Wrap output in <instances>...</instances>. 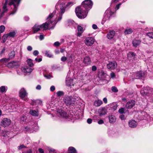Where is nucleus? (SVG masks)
<instances>
[{
  "label": "nucleus",
  "mask_w": 153,
  "mask_h": 153,
  "mask_svg": "<svg viewBox=\"0 0 153 153\" xmlns=\"http://www.w3.org/2000/svg\"><path fill=\"white\" fill-rule=\"evenodd\" d=\"M135 102L133 100H131L128 102L126 104L125 107L127 108L131 109L135 105Z\"/></svg>",
  "instance_id": "obj_14"
},
{
  "label": "nucleus",
  "mask_w": 153,
  "mask_h": 153,
  "mask_svg": "<svg viewBox=\"0 0 153 153\" xmlns=\"http://www.w3.org/2000/svg\"><path fill=\"white\" fill-rule=\"evenodd\" d=\"M117 105L115 102L112 103L111 105V108L114 110H115L117 109Z\"/></svg>",
  "instance_id": "obj_36"
},
{
  "label": "nucleus",
  "mask_w": 153,
  "mask_h": 153,
  "mask_svg": "<svg viewBox=\"0 0 153 153\" xmlns=\"http://www.w3.org/2000/svg\"><path fill=\"white\" fill-rule=\"evenodd\" d=\"M27 95V93L24 88H22L19 91V97L25 101H26L27 98L26 97Z\"/></svg>",
  "instance_id": "obj_8"
},
{
  "label": "nucleus",
  "mask_w": 153,
  "mask_h": 153,
  "mask_svg": "<svg viewBox=\"0 0 153 153\" xmlns=\"http://www.w3.org/2000/svg\"><path fill=\"white\" fill-rule=\"evenodd\" d=\"M117 66V63L115 61L109 62L107 64V68L109 70H113L116 68Z\"/></svg>",
  "instance_id": "obj_11"
},
{
  "label": "nucleus",
  "mask_w": 153,
  "mask_h": 153,
  "mask_svg": "<svg viewBox=\"0 0 153 153\" xmlns=\"http://www.w3.org/2000/svg\"><path fill=\"white\" fill-rule=\"evenodd\" d=\"M92 69L93 71H95L97 70V68L96 66H92Z\"/></svg>",
  "instance_id": "obj_64"
},
{
  "label": "nucleus",
  "mask_w": 153,
  "mask_h": 153,
  "mask_svg": "<svg viewBox=\"0 0 153 153\" xmlns=\"http://www.w3.org/2000/svg\"><path fill=\"white\" fill-rule=\"evenodd\" d=\"M83 62L86 65L90 64L91 63L90 58L89 56L85 57L84 59Z\"/></svg>",
  "instance_id": "obj_23"
},
{
  "label": "nucleus",
  "mask_w": 153,
  "mask_h": 153,
  "mask_svg": "<svg viewBox=\"0 0 153 153\" xmlns=\"http://www.w3.org/2000/svg\"><path fill=\"white\" fill-rule=\"evenodd\" d=\"M143 73L142 71H138L137 74L136 78L137 79L141 78L143 76Z\"/></svg>",
  "instance_id": "obj_33"
},
{
  "label": "nucleus",
  "mask_w": 153,
  "mask_h": 153,
  "mask_svg": "<svg viewBox=\"0 0 153 153\" xmlns=\"http://www.w3.org/2000/svg\"><path fill=\"white\" fill-rule=\"evenodd\" d=\"M111 90L113 92L115 93L117 92L118 91L117 88L114 86L112 87Z\"/></svg>",
  "instance_id": "obj_49"
},
{
  "label": "nucleus",
  "mask_w": 153,
  "mask_h": 153,
  "mask_svg": "<svg viewBox=\"0 0 153 153\" xmlns=\"http://www.w3.org/2000/svg\"><path fill=\"white\" fill-rule=\"evenodd\" d=\"M76 16L79 19H83L86 17L88 14V10L84 9L81 6L77 7L75 10Z\"/></svg>",
  "instance_id": "obj_3"
},
{
  "label": "nucleus",
  "mask_w": 153,
  "mask_h": 153,
  "mask_svg": "<svg viewBox=\"0 0 153 153\" xmlns=\"http://www.w3.org/2000/svg\"><path fill=\"white\" fill-rule=\"evenodd\" d=\"M30 113L32 115L35 117H38L39 115L38 111L35 110H31L30 111Z\"/></svg>",
  "instance_id": "obj_26"
},
{
  "label": "nucleus",
  "mask_w": 153,
  "mask_h": 153,
  "mask_svg": "<svg viewBox=\"0 0 153 153\" xmlns=\"http://www.w3.org/2000/svg\"><path fill=\"white\" fill-rule=\"evenodd\" d=\"M24 20L26 21H28L29 19V17L27 16H25L24 17Z\"/></svg>",
  "instance_id": "obj_60"
},
{
  "label": "nucleus",
  "mask_w": 153,
  "mask_h": 153,
  "mask_svg": "<svg viewBox=\"0 0 153 153\" xmlns=\"http://www.w3.org/2000/svg\"><path fill=\"white\" fill-rule=\"evenodd\" d=\"M7 87L6 86H2L0 87V91L1 93L5 92L7 90Z\"/></svg>",
  "instance_id": "obj_30"
},
{
  "label": "nucleus",
  "mask_w": 153,
  "mask_h": 153,
  "mask_svg": "<svg viewBox=\"0 0 153 153\" xmlns=\"http://www.w3.org/2000/svg\"><path fill=\"white\" fill-rule=\"evenodd\" d=\"M19 64L17 62L12 61L8 63L6 66L9 68H16L19 66Z\"/></svg>",
  "instance_id": "obj_12"
},
{
  "label": "nucleus",
  "mask_w": 153,
  "mask_h": 153,
  "mask_svg": "<svg viewBox=\"0 0 153 153\" xmlns=\"http://www.w3.org/2000/svg\"><path fill=\"white\" fill-rule=\"evenodd\" d=\"M74 4V2L70 1L66 5V6L67 7H70L72 6Z\"/></svg>",
  "instance_id": "obj_48"
},
{
  "label": "nucleus",
  "mask_w": 153,
  "mask_h": 153,
  "mask_svg": "<svg viewBox=\"0 0 153 153\" xmlns=\"http://www.w3.org/2000/svg\"><path fill=\"white\" fill-rule=\"evenodd\" d=\"M9 37L7 34H5L2 37V39L4 42L6 40L7 38Z\"/></svg>",
  "instance_id": "obj_45"
},
{
  "label": "nucleus",
  "mask_w": 153,
  "mask_h": 153,
  "mask_svg": "<svg viewBox=\"0 0 153 153\" xmlns=\"http://www.w3.org/2000/svg\"><path fill=\"white\" fill-rule=\"evenodd\" d=\"M36 88L37 90H40L41 88V87L40 85H38L36 87Z\"/></svg>",
  "instance_id": "obj_63"
},
{
  "label": "nucleus",
  "mask_w": 153,
  "mask_h": 153,
  "mask_svg": "<svg viewBox=\"0 0 153 153\" xmlns=\"http://www.w3.org/2000/svg\"><path fill=\"white\" fill-rule=\"evenodd\" d=\"M77 30L78 32L77 33V35L78 36H81L84 31L83 29L81 26H78L77 27Z\"/></svg>",
  "instance_id": "obj_24"
},
{
  "label": "nucleus",
  "mask_w": 153,
  "mask_h": 153,
  "mask_svg": "<svg viewBox=\"0 0 153 153\" xmlns=\"http://www.w3.org/2000/svg\"><path fill=\"white\" fill-rule=\"evenodd\" d=\"M135 56V54L133 52H130L128 54V57L129 58L131 57L134 58Z\"/></svg>",
  "instance_id": "obj_37"
},
{
  "label": "nucleus",
  "mask_w": 153,
  "mask_h": 153,
  "mask_svg": "<svg viewBox=\"0 0 153 153\" xmlns=\"http://www.w3.org/2000/svg\"><path fill=\"white\" fill-rule=\"evenodd\" d=\"M98 123L99 124H102L104 123V121L102 120H100L98 121Z\"/></svg>",
  "instance_id": "obj_59"
},
{
  "label": "nucleus",
  "mask_w": 153,
  "mask_h": 153,
  "mask_svg": "<svg viewBox=\"0 0 153 153\" xmlns=\"http://www.w3.org/2000/svg\"><path fill=\"white\" fill-rule=\"evenodd\" d=\"M15 52L14 51H13L11 52L9 54V57L10 59H12L15 56Z\"/></svg>",
  "instance_id": "obj_35"
},
{
  "label": "nucleus",
  "mask_w": 153,
  "mask_h": 153,
  "mask_svg": "<svg viewBox=\"0 0 153 153\" xmlns=\"http://www.w3.org/2000/svg\"><path fill=\"white\" fill-rule=\"evenodd\" d=\"M93 2L91 0H85L82 2L81 6L88 10L91 8Z\"/></svg>",
  "instance_id": "obj_6"
},
{
  "label": "nucleus",
  "mask_w": 153,
  "mask_h": 153,
  "mask_svg": "<svg viewBox=\"0 0 153 153\" xmlns=\"http://www.w3.org/2000/svg\"><path fill=\"white\" fill-rule=\"evenodd\" d=\"M27 49L29 51H31L32 50V48L30 46H28L27 47Z\"/></svg>",
  "instance_id": "obj_57"
},
{
  "label": "nucleus",
  "mask_w": 153,
  "mask_h": 153,
  "mask_svg": "<svg viewBox=\"0 0 153 153\" xmlns=\"http://www.w3.org/2000/svg\"><path fill=\"white\" fill-rule=\"evenodd\" d=\"M125 110V108H122L119 109L118 111L120 113L122 114L124 113V111Z\"/></svg>",
  "instance_id": "obj_47"
},
{
  "label": "nucleus",
  "mask_w": 153,
  "mask_h": 153,
  "mask_svg": "<svg viewBox=\"0 0 153 153\" xmlns=\"http://www.w3.org/2000/svg\"><path fill=\"white\" fill-rule=\"evenodd\" d=\"M106 74H105L103 73L101 76V77L100 76V75L99 74L98 75L100 79L102 80H105L104 79V77L106 76Z\"/></svg>",
  "instance_id": "obj_44"
},
{
  "label": "nucleus",
  "mask_w": 153,
  "mask_h": 153,
  "mask_svg": "<svg viewBox=\"0 0 153 153\" xmlns=\"http://www.w3.org/2000/svg\"><path fill=\"white\" fill-rule=\"evenodd\" d=\"M110 76L111 78H112L113 79H114L116 77L115 74L113 72H112L111 73Z\"/></svg>",
  "instance_id": "obj_51"
},
{
  "label": "nucleus",
  "mask_w": 153,
  "mask_h": 153,
  "mask_svg": "<svg viewBox=\"0 0 153 153\" xmlns=\"http://www.w3.org/2000/svg\"><path fill=\"white\" fill-rule=\"evenodd\" d=\"M27 117L25 116H22L20 118V119L21 122L22 123L25 122L27 120Z\"/></svg>",
  "instance_id": "obj_41"
},
{
  "label": "nucleus",
  "mask_w": 153,
  "mask_h": 153,
  "mask_svg": "<svg viewBox=\"0 0 153 153\" xmlns=\"http://www.w3.org/2000/svg\"><path fill=\"white\" fill-rule=\"evenodd\" d=\"M73 79H71L70 78H66V83L67 85L69 86H73L74 84L73 82Z\"/></svg>",
  "instance_id": "obj_21"
},
{
  "label": "nucleus",
  "mask_w": 153,
  "mask_h": 153,
  "mask_svg": "<svg viewBox=\"0 0 153 153\" xmlns=\"http://www.w3.org/2000/svg\"><path fill=\"white\" fill-rule=\"evenodd\" d=\"M60 9L56 10L55 12L50 14L47 18V22L40 25L36 24L33 28V33H34L39 31L40 28L44 30L53 28L56 23L60 21L62 19V15L65 10V5L63 3L59 5Z\"/></svg>",
  "instance_id": "obj_1"
},
{
  "label": "nucleus",
  "mask_w": 153,
  "mask_h": 153,
  "mask_svg": "<svg viewBox=\"0 0 153 153\" xmlns=\"http://www.w3.org/2000/svg\"><path fill=\"white\" fill-rule=\"evenodd\" d=\"M102 104V101L99 99L95 100L94 102V105L97 107L100 106Z\"/></svg>",
  "instance_id": "obj_25"
},
{
  "label": "nucleus",
  "mask_w": 153,
  "mask_h": 153,
  "mask_svg": "<svg viewBox=\"0 0 153 153\" xmlns=\"http://www.w3.org/2000/svg\"><path fill=\"white\" fill-rule=\"evenodd\" d=\"M128 124L129 127L132 128L136 127L137 125V122L134 120H130L128 122Z\"/></svg>",
  "instance_id": "obj_16"
},
{
  "label": "nucleus",
  "mask_w": 153,
  "mask_h": 153,
  "mask_svg": "<svg viewBox=\"0 0 153 153\" xmlns=\"http://www.w3.org/2000/svg\"><path fill=\"white\" fill-rule=\"evenodd\" d=\"M10 60V59L7 58H3L0 59V62H6Z\"/></svg>",
  "instance_id": "obj_39"
},
{
  "label": "nucleus",
  "mask_w": 153,
  "mask_h": 153,
  "mask_svg": "<svg viewBox=\"0 0 153 153\" xmlns=\"http://www.w3.org/2000/svg\"><path fill=\"white\" fill-rule=\"evenodd\" d=\"M141 42V41L140 40L135 39L133 41L132 43L134 47H137L139 45Z\"/></svg>",
  "instance_id": "obj_22"
},
{
  "label": "nucleus",
  "mask_w": 153,
  "mask_h": 153,
  "mask_svg": "<svg viewBox=\"0 0 153 153\" xmlns=\"http://www.w3.org/2000/svg\"><path fill=\"white\" fill-rule=\"evenodd\" d=\"M109 122L110 123H114L116 121V118L114 115H111L108 117Z\"/></svg>",
  "instance_id": "obj_20"
},
{
  "label": "nucleus",
  "mask_w": 153,
  "mask_h": 153,
  "mask_svg": "<svg viewBox=\"0 0 153 153\" xmlns=\"http://www.w3.org/2000/svg\"><path fill=\"white\" fill-rule=\"evenodd\" d=\"M92 28L96 30L97 28V26L95 24H93L92 26Z\"/></svg>",
  "instance_id": "obj_62"
},
{
  "label": "nucleus",
  "mask_w": 153,
  "mask_h": 153,
  "mask_svg": "<svg viewBox=\"0 0 153 153\" xmlns=\"http://www.w3.org/2000/svg\"><path fill=\"white\" fill-rule=\"evenodd\" d=\"M33 128V127H30L27 126L25 127L24 130L26 132L30 133L32 131V128Z\"/></svg>",
  "instance_id": "obj_28"
},
{
  "label": "nucleus",
  "mask_w": 153,
  "mask_h": 153,
  "mask_svg": "<svg viewBox=\"0 0 153 153\" xmlns=\"http://www.w3.org/2000/svg\"><path fill=\"white\" fill-rule=\"evenodd\" d=\"M98 112L100 115L101 116L105 114L107 112V111L105 108L101 107L98 110Z\"/></svg>",
  "instance_id": "obj_17"
},
{
  "label": "nucleus",
  "mask_w": 153,
  "mask_h": 153,
  "mask_svg": "<svg viewBox=\"0 0 153 153\" xmlns=\"http://www.w3.org/2000/svg\"><path fill=\"white\" fill-rule=\"evenodd\" d=\"M146 35L149 38L153 39V32H150L146 34Z\"/></svg>",
  "instance_id": "obj_40"
},
{
  "label": "nucleus",
  "mask_w": 153,
  "mask_h": 153,
  "mask_svg": "<svg viewBox=\"0 0 153 153\" xmlns=\"http://www.w3.org/2000/svg\"><path fill=\"white\" fill-rule=\"evenodd\" d=\"M12 132L10 131H5L3 133V137H5L6 139L8 137L12 138Z\"/></svg>",
  "instance_id": "obj_18"
},
{
  "label": "nucleus",
  "mask_w": 153,
  "mask_h": 153,
  "mask_svg": "<svg viewBox=\"0 0 153 153\" xmlns=\"http://www.w3.org/2000/svg\"><path fill=\"white\" fill-rule=\"evenodd\" d=\"M55 87L53 85L51 86L50 87V91H53L55 90Z\"/></svg>",
  "instance_id": "obj_56"
},
{
  "label": "nucleus",
  "mask_w": 153,
  "mask_h": 153,
  "mask_svg": "<svg viewBox=\"0 0 153 153\" xmlns=\"http://www.w3.org/2000/svg\"><path fill=\"white\" fill-rule=\"evenodd\" d=\"M61 60L62 61L64 62L67 60V58L65 56H62L61 57Z\"/></svg>",
  "instance_id": "obj_54"
},
{
  "label": "nucleus",
  "mask_w": 153,
  "mask_h": 153,
  "mask_svg": "<svg viewBox=\"0 0 153 153\" xmlns=\"http://www.w3.org/2000/svg\"><path fill=\"white\" fill-rule=\"evenodd\" d=\"M21 0H9L8 4L11 6L12 10L10 14L13 15L16 12Z\"/></svg>",
  "instance_id": "obj_4"
},
{
  "label": "nucleus",
  "mask_w": 153,
  "mask_h": 153,
  "mask_svg": "<svg viewBox=\"0 0 153 153\" xmlns=\"http://www.w3.org/2000/svg\"><path fill=\"white\" fill-rule=\"evenodd\" d=\"M114 13L112 9L108 8L105 11L102 19V23H104L106 21H108L113 16Z\"/></svg>",
  "instance_id": "obj_5"
},
{
  "label": "nucleus",
  "mask_w": 153,
  "mask_h": 153,
  "mask_svg": "<svg viewBox=\"0 0 153 153\" xmlns=\"http://www.w3.org/2000/svg\"><path fill=\"white\" fill-rule=\"evenodd\" d=\"M39 53V51L37 50L34 51L33 52V54L35 56H37L38 55Z\"/></svg>",
  "instance_id": "obj_53"
},
{
  "label": "nucleus",
  "mask_w": 153,
  "mask_h": 153,
  "mask_svg": "<svg viewBox=\"0 0 153 153\" xmlns=\"http://www.w3.org/2000/svg\"><path fill=\"white\" fill-rule=\"evenodd\" d=\"M116 34L114 30L110 31L107 34V37L109 40H112L113 39Z\"/></svg>",
  "instance_id": "obj_15"
},
{
  "label": "nucleus",
  "mask_w": 153,
  "mask_h": 153,
  "mask_svg": "<svg viewBox=\"0 0 153 153\" xmlns=\"http://www.w3.org/2000/svg\"><path fill=\"white\" fill-rule=\"evenodd\" d=\"M5 27L4 25H1L0 26V32L3 33Z\"/></svg>",
  "instance_id": "obj_50"
},
{
  "label": "nucleus",
  "mask_w": 153,
  "mask_h": 153,
  "mask_svg": "<svg viewBox=\"0 0 153 153\" xmlns=\"http://www.w3.org/2000/svg\"><path fill=\"white\" fill-rule=\"evenodd\" d=\"M10 120L7 118H4L0 122V125L2 127H8L11 124Z\"/></svg>",
  "instance_id": "obj_9"
},
{
  "label": "nucleus",
  "mask_w": 153,
  "mask_h": 153,
  "mask_svg": "<svg viewBox=\"0 0 153 153\" xmlns=\"http://www.w3.org/2000/svg\"><path fill=\"white\" fill-rule=\"evenodd\" d=\"M8 1V0H5V3L3 7V11L1 13V17L2 16L4 13L6 12L7 10V5Z\"/></svg>",
  "instance_id": "obj_19"
},
{
  "label": "nucleus",
  "mask_w": 153,
  "mask_h": 153,
  "mask_svg": "<svg viewBox=\"0 0 153 153\" xmlns=\"http://www.w3.org/2000/svg\"><path fill=\"white\" fill-rule=\"evenodd\" d=\"M38 151L39 153H44L43 150L41 148H39L38 149Z\"/></svg>",
  "instance_id": "obj_58"
},
{
  "label": "nucleus",
  "mask_w": 153,
  "mask_h": 153,
  "mask_svg": "<svg viewBox=\"0 0 153 153\" xmlns=\"http://www.w3.org/2000/svg\"><path fill=\"white\" fill-rule=\"evenodd\" d=\"M68 151L69 153H77L75 149L72 146L70 147L68 149Z\"/></svg>",
  "instance_id": "obj_27"
},
{
  "label": "nucleus",
  "mask_w": 153,
  "mask_h": 153,
  "mask_svg": "<svg viewBox=\"0 0 153 153\" xmlns=\"http://www.w3.org/2000/svg\"><path fill=\"white\" fill-rule=\"evenodd\" d=\"M94 38L91 37H86L84 41V43L87 46H91L93 45L95 42Z\"/></svg>",
  "instance_id": "obj_10"
},
{
  "label": "nucleus",
  "mask_w": 153,
  "mask_h": 153,
  "mask_svg": "<svg viewBox=\"0 0 153 153\" xmlns=\"http://www.w3.org/2000/svg\"><path fill=\"white\" fill-rule=\"evenodd\" d=\"M92 120L91 119L89 118L87 120V122L88 124H91L92 123Z\"/></svg>",
  "instance_id": "obj_61"
},
{
  "label": "nucleus",
  "mask_w": 153,
  "mask_h": 153,
  "mask_svg": "<svg viewBox=\"0 0 153 153\" xmlns=\"http://www.w3.org/2000/svg\"><path fill=\"white\" fill-rule=\"evenodd\" d=\"M45 55L49 57H52L53 56L52 55L51 52L49 51H45Z\"/></svg>",
  "instance_id": "obj_34"
},
{
  "label": "nucleus",
  "mask_w": 153,
  "mask_h": 153,
  "mask_svg": "<svg viewBox=\"0 0 153 153\" xmlns=\"http://www.w3.org/2000/svg\"><path fill=\"white\" fill-rule=\"evenodd\" d=\"M35 61L36 62H39L42 61V58H36L35 59Z\"/></svg>",
  "instance_id": "obj_52"
},
{
  "label": "nucleus",
  "mask_w": 153,
  "mask_h": 153,
  "mask_svg": "<svg viewBox=\"0 0 153 153\" xmlns=\"http://www.w3.org/2000/svg\"><path fill=\"white\" fill-rule=\"evenodd\" d=\"M56 115L61 118L68 120H72L74 119V117L72 115L67 113L62 108H58L56 111Z\"/></svg>",
  "instance_id": "obj_2"
},
{
  "label": "nucleus",
  "mask_w": 153,
  "mask_h": 153,
  "mask_svg": "<svg viewBox=\"0 0 153 153\" xmlns=\"http://www.w3.org/2000/svg\"><path fill=\"white\" fill-rule=\"evenodd\" d=\"M64 94V92L61 91H59L56 93V94L58 97H61Z\"/></svg>",
  "instance_id": "obj_43"
},
{
  "label": "nucleus",
  "mask_w": 153,
  "mask_h": 153,
  "mask_svg": "<svg viewBox=\"0 0 153 153\" xmlns=\"http://www.w3.org/2000/svg\"><path fill=\"white\" fill-rule=\"evenodd\" d=\"M21 70L22 72L24 73L25 75L27 73H30L33 70L31 68L27 66L22 67Z\"/></svg>",
  "instance_id": "obj_13"
},
{
  "label": "nucleus",
  "mask_w": 153,
  "mask_h": 153,
  "mask_svg": "<svg viewBox=\"0 0 153 153\" xmlns=\"http://www.w3.org/2000/svg\"><path fill=\"white\" fill-rule=\"evenodd\" d=\"M133 30L131 28H128L126 29L124 31L125 34H128L131 33H132Z\"/></svg>",
  "instance_id": "obj_32"
},
{
  "label": "nucleus",
  "mask_w": 153,
  "mask_h": 153,
  "mask_svg": "<svg viewBox=\"0 0 153 153\" xmlns=\"http://www.w3.org/2000/svg\"><path fill=\"white\" fill-rule=\"evenodd\" d=\"M68 26H70L72 27V26H74L76 24L72 20H69L68 21Z\"/></svg>",
  "instance_id": "obj_31"
},
{
  "label": "nucleus",
  "mask_w": 153,
  "mask_h": 153,
  "mask_svg": "<svg viewBox=\"0 0 153 153\" xmlns=\"http://www.w3.org/2000/svg\"><path fill=\"white\" fill-rule=\"evenodd\" d=\"M9 38L13 37L15 35V33L14 32H11L7 34Z\"/></svg>",
  "instance_id": "obj_38"
},
{
  "label": "nucleus",
  "mask_w": 153,
  "mask_h": 153,
  "mask_svg": "<svg viewBox=\"0 0 153 153\" xmlns=\"http://www.w3.org/2000/svg\"><path fill=\"white\" fill-rule=\"evenodd\" d=\"M74 59V56L72 54L70 55L68 57V62H72Z\"/></svg>",
  "instance_id": "obj_42"
},
{
  "label": "nucleus",
  "mask_w": 153,
  "mask_h": 153,
  "mask_svg": "<svg viewBox=\"0 0 153 153\" xmlns=\"http://www.w3.org/2000/svg\"><path fill=\"white\" fill-rule=\"evenodd\" d=\"M60 43L58 42H56L54 43V45L55 46H59Z\"/></svg>",
  "instance_id": "obj_55"
},
{
  "label": "nucleus",
  "mask_w": 153,
  "mask_h": 153,
  "mask_svg": "<svg viewBox=\"0 0 153 153\" xmlns=\"http://www.w3.org/2000/svg\"><path fill=\"white\" fill-rule=\"evenodd\" d=\"M27 62L28 65L30 67H32L34 66V64L33 62V60L31 59H27Z\"/></svg>",
  "instance_id": "obj_29"
},
{
  "label": "nucleus",
  "mask_w": 153,
  "mask_h": 153,
  "mask_svg": "<svg viewBox=\"0 0 153 153\" xmlns=\"http://www.w3.org/2000/svg\"><path fill=\"white\" fill-rule=\"evenodd\" d=\"M63 101L68 106H72L75 103V101L73 100L71 96H67L64 98Z\"/></svg>",
  "instance_id": "obj_7"
},
{
  "label": "nucleus",
  "mask_w": 153,
  "mask_h": 153,
  "mask_svg": "<svg viewBox=\"0 0 153 153\" xmlns=\"http://www.w3.org/2000/svg\"><path fill=\"white\" fill-rule=\"evenodd\" d=\"M44 76L47 79H50L53 77L51 74H45Z\"/></svg>",
  "instance_id": "obj_46"
}]
</instances>
